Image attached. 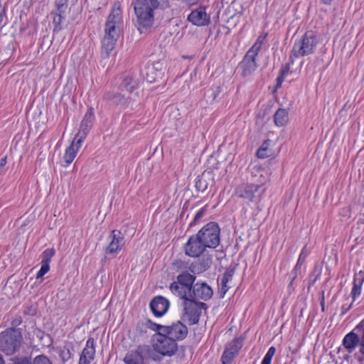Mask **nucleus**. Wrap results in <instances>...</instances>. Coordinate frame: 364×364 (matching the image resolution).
Segmentation results:
<instances>
[{
  "instance_id": "nucleus-25",
  "label": "nucleus",
  "mask_w": 364,
  "mask_h": 364,
  "mask_svg": "<svg viewBox=\"0 0 364 364\" xmlns=\"http://www.w3.org/2000/svg\"><path fill=\"white\" fill-rule=\"evenodd\" d=\"M274 121L277 127L284 126L288 122V112L284 109H279L274 116Z\"/></svg>"
},
{
  "instance_id": "nucleus-44",
  "label": "nucleus",
  "mask_w": 364,
  "mask_h": 364,
  "mask_svg": "<svg viewBox=\"0 0 364 364\" xmlns=\"http://www.w3.org/2000/svg\"><path fill=\"white\" fill-rule=\"evenodd\" d=\"M195 187L196 188V190L198 191H204L206 188H207V185L205 184L204 186H203V181H202V179L200 178H197L196 179V182H195Z\"/></svg>"
},
{
  "instance_id": "nucleus-6",
  "label": "nucleus",
  "mask_w": 364,
  "mask_h": 364,
  "mask_svg": "<svg viewBox=\"0 0 364 364\" xmlns=\"http://www.w3.org/2000/svg\"><path fill=\"white\" fill-rule=\"evenodd\" d=\"M316 46V40L313 33L306 32L301 40L294 43L291 54L295 58L308 55L314 52Z\"/></svg>"
},
{
  "instance_id": "nucleus-34",
  "label": "nucleus",
  "mask_w": 364,
  "mask_h": 364,
  "mask_svg": "<svg viewBox=\"0 0 364 364\" xmlns=\"http://www.w3.org/2000/svg\"><path fill=\"white\" fill-rule=\"evenodd\" d=\"M9 364H33L30 356H16L11 359Z\"/></svg>"
},
{
  "instance_id": "nucleus-52",
  "label": "nucleus",
  "mask_w": 364,
  "mask_h": 364,
  "mask_svg": "<svg viewBox=\"0 0 364 364\" xmlns=\"http://www.w3.org/2000/svg\"><path fill=\"white\" fill-rule=\"evenodd\" d=\"M321 1H322L324 4L329 5V4H331V3L333 1V0H321Z\"/></svg>"
},
{
  "instance_id": "nucleus-32",
  "label": "nucleus",
  "mask_w": 364,
  "mask_h": 364,
  "mask_svg": "<svg viewBox=\"0 0 364 364\" xmlns=\"http://www.w3.org/2000/svg\"><path fill=\"white\" fill-rule=\"evenodd\" d=\"M146 325L150 329H151L154 331L157 332L156 337H158L160 335V333L161 334L164 333V331H165L164 328H166V326L157 324L156 323H154L153 321H151L149 319L147 321Z\"/></svg>"
},
{
  "instance_id": "nucleus-5",
  "label": "nucleus",
  "mask_w": 364,
  "mask_h": 364,
  "mask_svg": "<svg viewBox=\"0 0 364 364\" xmlns=\"http://www.w3.org/2000/svg\"><path fill=\"white\" fill-rule=\"evenodd\" d=\"M176 279L177 281L173 282L170 284L171 291L180 299L188 298V296H191L193 286L195 284L196 277L185 271L179 274Z\"/></svg>"
},
{
  "instance_id": "nucleus-7",
  "label": "nucleus",
  "mask_w": 364,
  "mask_h": 364,
  "mask_svg": "<svg viewBox=\"0 0 364 364\" xmlns=\"http://www.w3.org/2000/svg\"><path fill=\"white\" fill-rule=\"evenodd\" d=\"M184 309V318L189 324H196L198 322L202 308L205 306L203 302H198L191 298H182Z\"/></svg>"
},
{
  "instance_id": "nucleus-4",
  "label": "nucleus",
  "mask_w": 364,
  "mask_h": 364,
  "mask_svg": "<svg viewBox=\"0 0 364 364\" xmlns=\"http://www.w3.org/2000/svg\"><path fill=\"white\" fill-rule=\"evenodd\" d=\"M23 336L19 328H9L0 333V351L13 355L21 347Z\"/></svg>"
},
{
  "instance_id": "nucleus-24",
  "label": "nucleus",
  "mask_w": 364,
  "mask_h": 364,
  "mask_svg": "<svg viewBox=\"0 0 364 364\" xmlns=\"http://www.w3.org/2000/svg\"><path fill=\"white\" fill-rule=\"evenodd\" d=\"M66 10L61 11L59 9H56L55 11L51 13L53 16V23L54 24L53 31H59L61 30V23L65 19Z\"/></svg>"
},
{
  "instance_id": "nucleus-50",
  "label": "nucleus",
  "mask_w": 364,
  "mask_h": 364,
  "mask_svg": "<svg viewBox=\"0 0 364 364\" xmlns=\"http://www.w3.org/2000/svg\"><path fill=\"white\" fill-rule=\"evenodd\" d=\"M35 311H36L35 309H33L32 306H31V307H28L25 310V314L33 315V314H34Z\"/></svg>"
},
{
  "instance_id": "nucleus-31",
  "label": "nucleus",
  "mask_w": 364,
  "mask_h": 364,
  "mask_svg": "<svg viewBox=\"0 0 364 364\" xmlns=\"http://www.w3.org/2000/svg\"><path fill=\"white\" fill-rule=\"evenodd\" d=\"M55 250L54 248H48L45 250L42 253L41 263L50 264L51 259L55 255Z\"/></svg>"
},
{
  "instance_id": "nucleus-14",
  "label": "nucleus",
  "mask_w": 364,
  "mask_h": 364,
  "mask_svg": "<svg viewBox=\"0 0 364 364\" xmlns=\"http://www.w3.org/2000/svg\"><path fill=\"white\" fill-rule=\"evenodd\" d=\"M164 333L176 341H182L188 335V328L181 321L173 323L170 326H166Z\"/></svg>"
},
{
  "instance_id": "nucleus-1",
  "label": "nucleus",
  "mask_w": 364,
  "mask_h": 364,
  "mask_svg": "<svg viewBox=\"0 0 364 364\" xmlns=\"http://www.w3.org/2000/svg\"><path fill=\"white\" fill-rule=\"evenodd\" d=\"M220 234L219 225L215 222L208 223L197 234L189 237L184 246L186 255L191 257H198L207 248H216L220 242Z\"/></svg>"
},
{
  "instance_id": "nucleus-35",
  "label": "nucleus",
  "mask_w": 364,
  "mask_h": 364,
  "mask_svg": "<svg viewBox=\"0 0 364 364\" xmlns=\"http://www.w3.org/2000/svg\"><path fill=\"white\" fill-rule=\"evenodd\" d=\"M276 348L274 346H272L269 348L267 353L264 355L262 364H271L272 358L275 354Z\"/></svg>"
},
{
  "instance_id": "nucleus-48",
  "label": "nucleus",
  "mask_w": 364,
  "mask_h": 364,
  "mask_svg": "<svg viewBox=\"0 0 364 364\" xmlns=\"http://www.w3.org/2000/svg\"><path fill=\"white\" fill-rule=\"evenodd\" d=\"M353 302L348 305L343 304L341 307V315L346 314L352 307Z\"/></svg>"
},
{
  "instance_id": "nucleus-2",
  "label": "nucleus",
  "mask_w": 364,
  "mask_h": 364,
  "mask_svg": "<svg viewBox=\"0 0 364 364\" xmlns=\"http://www.w3.org/2000/svg\"><path fill=\"white\" fill-rule=\"evenodd\" d=\"M252 177H259L255 183H242L238 186L235 190L237 197L247 200L249 202L257 203L266 191L264 184L267 181V173L259 167L254 166L252 170Z\"/></svg>"
},
{
  "instance_id": "nucleus-20",
  "label": "nucleus",
  "mask_w": 364,
  "mask_h": 364,
  "mask_svg": "<svg viewBox=\"0 0 364 364\" xmlns=\"http://www.w3.org/2000/svg\"><path fill=\"white\" fill-rule=\"evenodd\" d=\"M188 20L193 25L198 26H205L210 22V18L204 8H199L191 11L188 16Z\"/></svg>"
},
{
  "instance_id": "nucleus-23",
  "label": "nucleus",
  "mask_w": 364,
  "mask_h": 364,
  "mask_svg": "<svg viewBox=\"0 0 364 364\" xmlns=\"http://www.w3.org/2000/svg\"><path fill=\"white\" fill-rule=\"evenodd\" d=\"M138 86V80L136 75L132 73H127L123 78L120 84L122 90H126L128 92H132Z\"/></svg>"
},
{
  "instance_id": "nucleus-40",
  "label": "nucleus",
  "mask_w": 364,
  "mask_h": 364,
  "mask_svg": "<svg viewBox=\"0 0 364 364\" xmlns=\"http://www.w3.org/2000/svg\"><path fill=\"white\" fill-rule=\"evenodd\" d=\"M50 270V264L41 263V267L36 274V279H40Z\"/></svg>"
},
{
  "instance_id": "nucleus-28",
  "label": "nucleus",
  "mask_w": 364,
  "mask_h": 364,
  "mask_svg": "<svg viewBox=\"0 0 364 364\" xmlns=\"http://www.w3.org/2000/svg\"><path fill=\"white\" fill-rule=\"evenodd\" d=\"M159 63L154 65L151 67H149L147 68L146 73V80L149 82H154L158 80L159 78L161 77L162 73L161 72H155V70L158 68Z\"/></svg>"
},
{
  "instance_id": "nucleus-12",
  "label": "nucleus",
  "mask_w": 364,
  "mask_h": 364,
  "mask_svg": "<svg viewBox=\"0 0 364 364\" xmlns=\"http://www.w3.org/2000/svg\"><path fill=\"white\" fill-rule=\"evenodd\" d=\"M213 289L208 284L198 282L193 286L191 296H188V298L196 301L198 299L207 301L213 296Z\"/></svg>"
},
{
  "instance_id": "nucleus-13",
  "label": "nucleus",
  "mask_w": 364,
  "mask_h": 364,
  "mask_svg": "<svg viewBox=\"0 0 364 364\" xmlns=\"http://www.w3.org/2000/svg\"><path fill=\"white\" fill-rule=\"evenodd\" d=\"M109 238L110 242L107 247L105 253L107 255H117L124 245V237L119 230H112Z\"/></svg>"
},
{
  "instance_id": "nucleus-47",
  "label": "nucleus",
  "mask_w": 364,
  "mask_h": 364,
  "mask_svg": "<svg viewBox=\"0 0 364 364\" xmlns=\"http://www.w3.org/2000/svg\"><path fill=\"white\" fill-rule=\"evenodd\" d=\"M284 77H285L284 75L279 73V75L277 77L276 88H279L282 86V84L284 80Z\"/></svg>"
},
{
  "instance_id": "nucleus-33",
  "label": "nucleus",
  "mask_w": 364,
  "mask_h": 364,
  "mask_svg": "<svg viewBox=\"0 0 364 364\" xmlns=\"http://www.w3.org/2000/svg\"><path fill=\"white\" fill-rule=\"evenodd\" d=\"M355 331L360 333V352L364 355V320L362 321L355 328Z\"/></svg>"
},
{
  "instance_id": "nucleus-21",
  "label": "nucleus",
  "mask_w": 364,
  "mask_h": 364,
  "mask_svg": "<svg viewBox=\"0 0 364 364\" xmlns=\"http://www.w3.org/2000/svg\"><path fill=\"white\" fill-rule=\"evenodd\" d=\"M359 343V336L353 331L346 334L343 340V346L348 353H352Z\"/></svg>"
},
{
  "instance_id": "nucleus-17",
  "label": "nucleus",
  "mask_w": 364,
  "mask_h": 364,
  "mask_svg": "<svg viewBox=\"0 0 364 364\" xmlns=\"http://www.w3.org/2000/svg\"><path fill=\"white\" fill-rule=\"evenodd\" d=\"M149 306L154 316L161 317L168 311L169 302L164 296H157L151 301Z\"/></svg>"
},
{
  "instance_id": "nucleus-49",
  "label": "nucleus",
  "mask_w": 364,
  "mask_h": 364,
  "mask_svg": "<svg viewBox=\"0 0 364 364\" xmlns=\"http://www.w3.org/2000/svg\"><path fill=\"white\" fill-rule=\"evenodd\" d=\"M289 69H290V65L289 64H286L281 69L280 74H282V75L285 76L289 73Z\"/></svg>"
},
{
  "instance_id": "nucleus-29",
  "label": "nucleus",
  "mask_w": 364,
  "mask_h": 364,
  "mask_svg": "<svg viewBox=\"0 0 364 364\" xmlns=\"http://www.w3.org/2000/svg\"><path fill=\"white\" fill-rule=\"evenodd\" d=\"M211 263V258L207 257L200 259L198 262L194 266V267L196 269L197 272L200 273L207 270L210 267Z\"/></svg>"
},
{
  "instance_id": "nucleus-26",
  "label": "nucleus",
  "mask_w": 364,
  "mask_h": 364,
  "mask_svg": "<svg viewBox=\"0 0 364 364\" xmlns=\"http://www.w3.org/2000/svg\"><path fill=\"white\" fill-rule=\"evenodd\" d=\"M232 275H233L232 269L226 271L223 275V277H222L221 282H220V293L222 297L224 296V295L226 294V292L228 290V287L227 284L228 283V282L230 280L232 279Z\"/></svg>"
},
{
  "instance_id": "nucleus-39",
  "label": "nucleus",
  "mask_w": 364,
  "mask_h": 364,
  "mask_svg": "<svg viewBox=\"0 0 364 364\" xmlns=\"http://www.w3.org/2000/svg\"><path fill=\"white\" fill-rule=\"evenodd\" d=\"M205 212L206 206H204L202 208H200L199 211L196 214L192 222L190 223V226L195 225L198 223V221L204 216Z\"/></svg>"
},
{
  "instance_id": "nucleus-19",
  "label": "nucleus",
  "mask_w": 364,
  "mask_h": 364,
  "mask_svg": "<svg viewBox=\"0 0 364 364\" xmlns=\"http://www.w3.org/2000/svg\"><path fill=\"white\" fill-rule=\"evenodd\" d=\"M95 355V341L92 338H89L86 342V346L82 350L79 359V364H90L94 360Z\"/></svg>"
},
{
  "instance_id": "nucleus-42",
  "label": "nucleus",
  "mask_w": 364,
  "mask_h": 364,
  "mask_svg": "<svg viewBox=\"0 0 364 364\" xmlns=\"http://www.w3.org/2000/svg\"><path fill=\"white\" fill-rule=\"evenodd\" d=\"M68 0H55V5L56 9H59L61 11L67 10Z\"/></svg>"
},
{
  "instance_id": "nucleus-43",
  "label": "nucleus",
  "mask_w": 364,
  "mask_h": 364,
  "mask_svg": "<svg viewBox=\"0 0 364 364\" xmlns=\"http://www.w3.org/2000/svg\"><path fill=\"white\" fill-rule=\"evenodd\" d=\"M257 155L259 158L264 159L269 156L267 153V148L264 146V144L257 150Z\"/></svg>"
},
{
  "instance_id": "nucleus-3",
  "label": "nucleus",
  "mask_w": 364,
  "mask_h": 364,
  "mask_svg": "<svg viewBox=\"0 0 364 364\" xmlns=\"http://www.w3.org/2000/svg\"><path fill=\"white\" fill-rule=\"evenodd\" d=\"M158 0H136L134 11L136 16L138 29L142 33L143 29L150 28L154 23V11L158 9Z\"/></svg>"
},
{
  "instance_id": "nucleus-55",
  "label": "nucleus",
  "mask_w": 364,
  "mask_h": 364,
  "mask_svg": "<svg viewBox=\"0 0 364 364\" xmlns=\"http://www.w3.org/2000/svg\"><path fill=\"white\" fill-rule=\"evenodd\" d=\"M0 364H5V360L1 354H0Z\"/></svg>"
},
{
  "instance_id": "nucleus-9",
  "label": "nucleus",
  "mask_w": 364,
  "mask_h": 364,
  "mask_svg": "<svg viewBox=\"0 0 364 364\" xmlns=\"http://www.w3.org/2000/svg\"><path fill=\"white\" fill-rule=\"evenodd\" d=\"M120 28L112 25L105 23V36L102 41V53L107 57L114 49L116 42L119 37Z\"/></svg>"
},
{
  "instance_id": "nucleus-51",
  "label": "nucleus",
  "mask_w": 364,
  "mask_h": 364,
  "mask_svg": "<svg viewBox=\"0 0 364 364\" xmlns=\"http://www.w3.org/2000/svg\"><path fill=\"white\" fill-rule=\"evenodd\" d=\"M6 164V158L4 157V158H2L1 160H0V169L1 168H3Z\"/></svg>"
},
{
  "instance_id": "nucleus-37",
  "label": "nucleus",
  "mask_w": 364,
  "mask_h": 364,
  "mask_svg": "<svg viewBox=\"0 0 364 364\" xmlns=\"http://www.w3.org/2000/svg\"><path fill=\"white\" fill-rule=\"evenodd\" d=\"M33 364H53L50 359L44 355H40L36 356L33 360H32Z\"/></svg>"
},
{
  "instance_id": "nucleus-54",
  "label": "nucleus",
  "mask_w": 364,
  "mask_h": 364,
  "mask_svg": "<svg viewBox=\"0 0 364 364\" xmlns=\"http://www.w3.org/2000/svg\"><path fill=\"white\" fill-rule=\"evenodd\" d=\"M212 92H213V100H214L217 94L219 92L218 88H217V90L215 91H212Z\"/></svg>"
},
{
  "instance_id": "nucleus-38",
  "label": "nucleus",
  "mask_w": 364,
  "mask_h": 364,
  "mask_svg": "<svg viewBox=\"0 0 364 364\" xmlns=\"http://www.w3.org/2000/svg\"><path fill=\"white\" fill-rule=\"evenodd\" d=\"M306 256H307L306 248V247H304L302 249V250H301V252L300 253V255L299 257V259L297 260V262H296V264L295 265V267H296V269H301V265L304 262Z\"/></svg>"
},
{
  "instance_id": "nucleus-53",
  "label": "nucleus",
  "mask_w": 364,
  "mask_h": 364,
  "mask_svg": "<svg viewBox=\"0 0 364 364\" xmlns=\"http://www.w3.org/2000/svg\"><path fill=\"white\" fill-rule=\"evenodd\" d=\"M321 310L322 311H324L325 309V305H324V299H323L321 301Z\"/></svg>"
},
{
  "instance_id": "nucleus-10",
  "label": "nucleus",
  "mask_w": 364,
  "mask_h": 364,
  "mask_svg": "<svg viewBox=\"0 0 364 364\" xmlns=\"http://www.w3.org/2000/svg\"><path fill=\"white\" fill-rule=\"evenodd\" d=\"M152 349L149 345H141L135 350L129 351L124 358L126 364H144V360L151 358Z\"/></svg>"
},
{
  "instance_id": "nucleus-11",
  "label": "nucleus",
  "mask_w": 364,
  "mask_h": 364,
  "mask_svg": "<svg viewBox=\"0 0 364 364\" xmlns=\"http://www.w3.org/2000/svg\"><path fill=\"white\" fill-rule=\"evenodd\" d=\"M243 345V341L240 338L233 339L228 343L221 357L223 364H231Z\"/></svg>"
},
{
  "instance_id": "nucleus-18",
  "label": "nucleus",
  "mask_w": 364,
  "mask_h": 364,
  "mask_svg": "<svg viewBox=\"0 0 364 364\" xmlns=\"http://www.w3.org/2000/svg\"><path fill=\"white\" fill-rule=\"evenodd\" d=\"M82 140L75 136L71 144L65 149V154H63V159L65 163V166H67L73 161L82 146Z\"/></svg>"
},
{
  "instance_id": "nucleus-41",
  "label": "nucleus",
  "mask_w": 364,
  "mask_h": 364,
  "mask_svg": "<svg viewBox=\"0 0 364 364\" xmlns=\"http://www.w3.org/2000/svg\"><path fill=\"white\" fill-rule=\"evenodd\" d=\"M60 356L63 361L65 362L69 360L72 357V353L68 348H64L60 350Z\"/></svg>"
},
{
  "instance_id": "nucleus-8",
  "label": "nucleus",
  "mask_w": 364,
  "mask_h": 364,
  "mask_svg": "<svg viewBox=\"0 0 364 364\" xmlns=\"http://www.w3.org/2000/svg\"><path fill=\"white\" fill-rule=\"evenodd\" d=\"M153 347L157 353L164 356H172L178 350V345L175 339L165 333H160L156 338Z\"/></svg>"
},
{
  "instance_id": "nucleus-30",
  "label": "nucleus",
  "mask_w": 364,
  "mask_h": 364,
  "mask_svg": "<svg viewBox=\"0 0 364 364\" xmlns=\"http://www.w3.org/2000/svg\"><path fill=\"white\" fill-rule=\"evenodd\" d=\"M106 98L112 100L116 105H124L126 103L125 97L119 93L109 92L106 95Z\"/></svg>"
},
{
  "instance_id": "nucleus-36",
  "label": "nucleus",
  "mask_w": 364,
  "mask_h": 364,
  "mask_svg": "<svg viewBox=\"0 0 364 364\" xmlns=\"http://www.w3.org/2000/svg\"><path fill=\"white\" fill-rule=\"evenodd\" d=\"M262 43L263 38L259 36L248 51L257 55L262 48Z\"/></svg>"
},
{
  "instance_id": "nucleus-15",
  "label": "nucleus",
  "mask_w": 364,
  "mask_h": 364,
  "mask_svg": "<svg viewBox=\"0 0 364 364\" xmlns=\"http://www.w3.org/2000/svg\"><path fill=\"white\" fill-rule=\"evenodd\" d=\"M94 119V109L92 107H90L84 116L80 124V130L76 134L75 137L84 141L92 127Z\"/></svg>"
},
{
  "instance_id": "nucleus-16",
  "label": "nucleus",
  "mask_w": 364,
  "mask_h": 364,
  "mask_svg": "<svg viewBox=\"0 0 364 364\" xmlns=\"http://www.w3.org/2000/svg\"><path fill=\"white\" fill-rule=\"evenodd\" d=\"M257 55L247 51L242 60L240 63L242 70V75L247 77L252 75L256 70L257 65L255 61Z\"/></svg>"
},
{
  "instance_id": "nucleus-27",
  "label": "nucleus",
  "mask_w": 364,
  "mask_h": 364,
  "mask_svg": "<svg viewBox=\"0 0 364 364\" xmlns=\"http://www.w3.org/2000/svg\"><path fill=\"white\" fill-rule=\"evenodd\" d=\"M364 281V277H358V276H355L353 287L351 291V296L353 298V301H354L361 293V286Z\"/></svg>"
},
{
  "instance_id": "nucleus-22",
  "label": "nucleus",
  "mask_w": 364,
  "mask_h": 364,
  "mask_svg": "<svg viewBox=\"0 0 364 364\" xmlns=\"http://www.w3.org/2000/svg\"><path fill=\"white\" fill-rule=\"evenodd\" d=\"M122 23V11L119 6L114 4L111 13L107 17L106 21V24L112 25L121 28V25Z\"/></svg>"
},
{
  "instance_id": "nucleus-46",
  "label": "nucleus",
  "mask_w": 364,
  "mask_h": 364,
  "mask_svg": "<svg viewBox=\"0 0 364 364\" xmlns=\"http://www.w3.org/2000/svg\"><path fill=\"white\" fill-rule=\"evenodd\" d=\"M300 269H296V267H294V269L290 272L289 277L291 278L290 285L293 283V281L297 277L299 271Z\"/></svg>"
},
{
  "instance_id": "nucleus-45",
  "label": "nucleus",
  "mask_w": 364,
  "mask_h": 364,
  "mask_svg": "<svg viewBox=\"0 0 364 364\" xmlns=\"http://www.w3.org/2000/svg\"><path fill=\"white\" fill-rule=\"evenodd\" d=\"M22 323V318L19 316H16L15 318H13L11 321V328H16L17 326H18Z\"/></svg>"
}]
</instances>
